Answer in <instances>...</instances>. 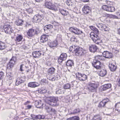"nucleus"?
Masks as SVG:
<instances>
[{"instance_id": "obj_1", "label": "nucleus", "mask_w": 120, "mask_h": 120, "mask_svg": "<svg viewBox=\"0 0 120 120\" xmlns=\"http://www.w3.org/2000/svg\"><path fill=\"white\" fill-rule=\"evenodd\" d=\"M94 31V33L91 32L90 34V37L94 42L98 44H99V43L101 41L99 37L98 36L99 32L98 29L96 28Z\"/></svg>"}, {"instance_id": "obj_2", "label": "nucleus", "mask_w": 120, "mask_h": 120, "mask_svg": "<svg viewBox=\"0 0 120 120\" xmlns=\"http://www.w3.org/2000/svg\"><path fill=\"white\" fill-rule=\"evenodd\" d=\"M69 50L70 51L72 52L75 53L76 55L78 56L83 55L85 53V51L80 49L79 47L74 45L71 46Z\"/></svg>"}, {"instance_id": "obj_3", "label": "nucleus", "mask_w": 120, "mask_h": 120, "mask_svg": "<svg viewBox=\"0 0 120 120\" xmlns=\"http://www.w3.org/2000/svg\"><path fill=\"white\" fill-rule=\"evenodd\" d=\"M58 98L54 97H50L47 98L46 102L50 105L53 106H57L59 105Z\"/></svg>"}, {"instance_id": "obj_4", "label": "nucleus", "mask_w": 120, "mask_h": 120, "mask_svg": "<svg viewBox=\"0 0 120 120\" xmlns=\"http://www.w3.org/2000/svg\"><path fill=\"white\" fill-rule=\"evenodd\" d=\"M3 29L4 32L6 34H11L14 32L12 27L9 24L4 25L3 26Z\"/></svg>"}, {"instance_id": "obj_5", "label": "nucleus", "mask_w": 120, "mask_h": 120, "mask_svg": "<svg viewBox=\"0 0 120 120\" xmlns=\"http://www.w3.org/2000/svg\"><path fill=\"white\" fill-rule=\"evenodd\" d=\"M97 26L99 29L104 31H108L110 30L109 27L107 26L105 24L100 23L96 25Z\"/></svg>"}, {"instance_id": "obj_6", "label": "nucleus", "mask_w": 120, "mask_h": 120, "mask_svg": "<svg viewBox=\"0 0 120 120\" xmlns=\"http://www.w3.org/2000/svg\"><path fill=\"white\" fill-rule=\"evenodd\" d=\"M76 78L80 81H85L87 79L86 75L85 74H82L79 72L75 74Z\"/></svg>"}, {"instance_id": "obj_7", "label": "nucleus", "mask_w": 120, "mask_h": 120, "mask_svg": "<svg viewBox=\"0 0 120 120\" xmlns=\"http://www.w3.org/2000/svg\"><path fill=\"white\" fill-rule=\"evenodd\" d=\"M69 30L77 35H79L81 34H84V33L82 31L80 30L79 29L75 27L70 28Z\"/></svg>"}, {"instance_id": "obj_8", "label": "nucleus", "mask_w": 120, "mask_h": 120, "mask_svg": "<svg viewBox=\"0 0 120 120\" xmlns=\"http://www.w3.org/2000/svg\"><path fill=\"white\" fill-rule=\"evenodd\" d=\"M92 65L97 69H100L101 68V63L98 60H94L93 61Z\"/></svg>"}, {"instance_id": "obj_9", "label": "nucleus", "mask_w": 120, "mask_h": 120, "mask_svg": "<svg viewBox=\"0 0 120 120\" xmlns=\"http://www.w3.org/2000/svg\"><path fill=\"white\" fill-rule=\"evenodd\" d=\"M44 6H45L46 8L51 10L54 11L56 10L55 8V6L52 5L50 2H46L44 4Z\"/></svg>"}, {"instance_id": "obj_10", "label": "nucleus", "mask_w": 120, "mask_h": 120, "mask_svg": "<svg viewBox=\"0 0 120 120\" xmlns=\"http://www.w3.org/2000/svg\"><path fill=\"white\" fill-rule=\"evenodd\" d=\"M104 57L108 59L112 58L113 57V55L111 52L107 51H105L103 53Z\"/></svg>"}, {"instance_id": "obj_11", "label": "nucleus", "mask_w": 120, "mask_h": 120, "mask_svg": "<svg viewBox=\"0 0 120 120\" xmlns=\"http://www.w3.org/2000/svg\"><path fill=\"white\" fill-rule=\"evenodd\" d=\"M15 57H13L11 59L10 62L7 64V68H11L13 67L16 61Z\"/></svg>"}, {"instance_id": "obj_12", "label": "nucleus", "mask_w": 120, "mask_h": 120, "mask_svg": "<svg viewBox=\"0 0 120 120\" xmlns=\"http://www.w3.org/2000/svg\"><path fill=\"white\" fill-rule=\"evenodd\" d=\"M98 87L97 85L95 83H90L88 89L92 92L95 91Z\"/></svg>"}, {"instance_id": "obj_13", "label": "nucleus", "mask_w": 120, "mask_h": 120, "mask_svg": "<svg viewBox=\"0 0 120 120\" xmlns=\"http://www.w3.org/2000/svg\"><path fill=\"white\" fill-rule=\"evenodd\" d=\"M109 101V99L107 98L103 99L99 103L98 106V107L99 108L104 107Z\"/></svg>"}, {"instance_id": "obj_14", "label": "nucleus", "mask_w": 120, "mask_h": 120, "mask_svg": "<svg viewBox=\"0 0 120 120\" xmlns=\"http://www.w3.org/2000/svg\"><path fill=\"white\" fill-rule=\"evenodd\" d=\"M90 8L87 5H85L82 9V11L84 13L88 14L90 11Z\"/></svg>"}, {"instance_id": "obj_15", "label": "nucleus", "mask_w": 120, "mask_h": 120, "mask_svg": "<svg viewBox=\"0 0 120 120\" xmlns=\"http://www.w3.org/2000/svg\"><path fill=\"white\" fill-rule=\"evenodd\" d=\"M37 32L36 31H35L34 29H30L27 32V34L28 36L30 37H32L35 34V33L37 34Z\"/></svg>"}, {"instance_id": "obj_16", "label": "nucleus", "mask_w": 120, "mask_h": 120, "mask_svg": "<svg viewBox=\"0 0 120 120\" xmlns=\"http://www.w3.org/2000/svg\"><path fill=\"white\" fill-rule=\"evenodd\" d=\"M98 73L99 76L102 77L106 75L107 71L105 69H101L98 71Z\"/></svg>"}, {"instance_id": "obj_17", "label": "nucleus", "mask_w": 120, "mask_h": 120, "mask_svg": "<svg viewBox=\"0 0 120 120\" xmlns=\"http://www.w3.org/2000/svg\"><path fill=\"white\" fill-rule=\"evenodd\" d=\"M97 49V47L95 45H91L89 46V50L92 52L94 53L96 52Z\"/></svg>"}, {"instance_id": "obj_18", "label": "nucleus", "mask_w": 120, "mask_h": 120, "mask_svg": "<svg viewBox=\"0 0 120 120\" xmlns=\"http://www.w3.org/2000/svg\"><path fill=\"white\" fill-rule=\"evenodd\" d=\"M58 44L57 41L56 40H55L53 41L48 43V45L49 47L51 48H53L56 46Z\"/></svg>"}, {"instance_id": "obj_19", "label": "nucleus", "mask_w": 120, "mask_h": 120, "mask_svg": "<svg viewBox=\"0 0 120 120\" xmlns=\"http://www.w3.org/2000/svg\"><path fill=\"white\" fill-rule=\"evenodd\" d=\"M25 80L24 79L22 78H18L16 80V84L17 85H18L24 82Z\"/></svg>"}, {"instance_id": "obj_20", "label": "nucleus", "mask_w": 120, "mask_h": 120, "mask_svg": "<svg viewBox=\"0 0 120 120\" xmlns=\"http://www.w3.org/2000/svg\"><path fill=\"white\" fill-rule=\"evenodd\" d=\"M48 39L47 35H43L41 37L40 41L41 42L44 43L47 41Z\"/></svg>"}, {"instance_id": "obj_21", "label": "nucleus", "mask_w": 120, "mask_h": 120, "mask_svg": "<svg viewBox=\"0 0 120 120\" xmlns=\"http://www.w3.org/2000/svg\"><path fill=\"white\" fill-rule=\"evenodd\" d=\"M109 67L111 71H115L117 68V67L112 63L109 64Z\"/></svg>"}, {"instance_id": "obj_22", "label": "nucleus", "mask_w": 120, "mask_h": 120, "mask_svg": "<svg viewBox=\"0 0 120 120\" xmlns=\"http://www.w3.org/2000/svg\"><path fill=\"white\" fill-rule=\"evenodd\" d=\"M23 39L22 36L21 35L18 34L15 39V41L16 42H19L21 41Z\"/></svg>"}, {"instance_id": "obj_23", "label": "nucleus", "mask_w": 120, "mask_h": 120, "mask_svg": "<svg viewBox=\"0 0 120 120\" xmlns=\"http://www.w3.org/2000/svg\"><path fill=\"white\" fill-rule=\"evenodd\" d=\"M111 85L110 84H108L104 85L103 86L102 89L103 90H105L111 87Z\"/></svg>"}, {"instance_id": "obj_24", "label": "nucleus", "mask_w": 120, "mask_h": 120, "mask_svg": "<svg viewBox=\"0 0 120 120\" xmlns=\"http://www.w3.org/2000/svg\"><path fill=\"white\" fill-rule=\"evenodd\" d=\"M115 110L120 113V102L117 103L115 105Z\"/></svg>"}, {"instance_id": "obj_25", "label": "nucleus", "mask_w": 120, "mask_h": 120, "mask_svg": "<svg viewBox=\"0 0 120 120\" xmlns=\"http://www.w3.org/2000/svg\"><path fill=\"white\" fill-rule=\"evenodd\" d=\"M73 61L72 60H68L66 63V65L68 66L71 67L73 65Z\"/></svg>"}, {"instance_id": "obj_26", "label": "nucleus", "mask_w": 120, "mask_h": 120, "mask_svg": "<svg viewBox=\"0 0 120 120\" xmlns=\"http://www.w3.org/2000/svg\"><path fill=\"white\" fill-rule=\"evenodd\" d=\"M5 44L3 42L0 41V50H2L6 48Z\"/></svg>"}, {"instance_id": "obj_27", "label": "nucleus", "mask_w": 120, "mask_h": 120, "mask_svg": "<svg viewBox=\"0 0 120 120\" xmlns=\"http://www.w3.org/2000/svg\"><path fill=\"white\" fill-rule=\"evenodd\" d=\"M53 27V26L52 25H49L46 26L44 28V29L45 31L47 30H49Z\"/></svg>"}, {"instance_id": "obj_28", "label": "nucleus", "mask_w": 120, "mask_h": 120, "mask_svg": "<svg viewBox=\"0 0 120 120\" xmlns=\"http://www.w3.org/2000/svg\"><path fill=\"white\" fill-rule=\"evenodd\" d=\"M23 21L21 19H18L15 22V24L17 26H21L22 24Z\"/></svg>"}, {"instance_id": "obj_29", "label": "nucleus", "mask_w": 120, "mask_h": 120, "mask_svg": "<svg viewBox=\"0 0 120 120\" xmlns=\"http://www.w3.org/2000/svg\"><path fill=\"white\" fill-rule=\"evenodd\" d=\"M36 83L34 82H30L28 84V86L32 87H35L37 86L36 84Z\"/></svg>"}, {"instance_id": "obj_30", "label": "nucleus", "mask_w": 120, "mask_h": 120, "mask_svg": "<svg viewBox=\"0 0 120 120\" xmlns=\"http://www.w3.org/2000/svg\"><path fill=\"white\" fill-rule=\"evenodd\" d=\"M60 57L61 59H63V60H65L66 59L67 57V55L65 53H62Z\"/></svg>"}, {"instance_id": "obj_31", "label": "nucleus", "mask_w": 120, "mask_h": 120, "mask_svg": "<svg viewBox=\"0 0 120 120\" xmlns=\"http://www.w3.org/2000/svg\"><path fill=\"white\" fill-rule=\"evenodd\" d=\"M102 117L99 115H95L93 117L94 120H101Z\"/></svg>"}, {"instance_id": "obj_32", "label": "nucleus", "mask_w": 120, "mask_h": 120, "mask_svg": "<svg viewBox=\"0 0 120 120\" xmlns=\"http://www.w3.org/2000/svg\"><path fill=\"white\" fill-rule=\"evenodd\" d=\"M55 69L53 68H51L49 69L48 72L50 74H52L54 73Z\"/></svg>"}, {"instance_id": "obj_33", "label": "nucleus", "mask_w": 120, "mask_h": 120, "mask_svg": "<svg viewBox=\"0 0 120 120\" xmlns=\"http://www.w3.org/2000/svg\"><path fill=\"white\" fill-rule=\"evenodd\" d=\"M46 92V91L44 88H41L39 89L38 90V92L40 93H45Z\"/></svg>"}, {"instance_id": "obj_34", "label": "nucleus", "mask_w": 120, "mask_h": 120, "mask_svg": "<svg viewBox=\"0 0 120 120\" xmlns=\"http://www.w3.org/2000/svg\"><path fill=\"white\" fill-rule=\"evenodd\" d=\"M95 59L96 60H104V58L103 57L101 56H95Z\"/></svg>"}, {"instance_id": "obj_35", "label": "nucleus", "mask_w": 120, "mask_h": 120, "mask_svg": "<svg viewBox=\"0 0 120 120\" xmlns=\"http://www.w3.org/2000/svg\"><path fill=\"white\" fill-rule=\"evenodd\" d=\"M114 8L113 7L109 6L107 10V11L109 12H113L114 11Z\"/></svg>"}, {"instance_id": "obj_36", "label": "nucleus", "mask_w": 120, "mask_h": 120, "mask_svg": "<svg viewBox=\"0 0 120 120\" xmlns=\"http://www.w3.org/2000/svg\"><path fill=\"white\" fill-rule=\"evenodd\" d=\"M6 75L8 77L9 79L10 80L12 79L13 75L11 72H8L6 73Z\"/></svg>"}, {"instance_id": "obj_37", "label": "nucleus", "mask_w": 120, "mask_h": 120, "mask_svg": "<svg viewBox=\"0 0 120 120\" xmlns=\"http://www.w3.org/2000/svg\"><path fill=\"white\" fill-rule=\"evenodd\" d=\"M40 82L41 84L45 85L48 83V81L45 79H43L41 80Z\"/></svg>"}, {"instance_id": "obj_38", "label": "nucleus", "mask_w": 120, "mask_h": 120, "mask_svg": "<svg viewBox=\"0 0 120 120\" xmlns=\"http://www.w3.org/2000/svg\"><path fill=\"white\" fill-rule=\"evenodd\" d=\"M79 117L76 116L72 117L67 119V120H79Z\"/></svg>"}, {"instance_id": "obj_39", "label": "nucleus", "mask_w": 120, "mask_h": 120, "mask_svg": "<svg viewBox=\"0 0 120 120\" xmlns=\"http://www.w3.org/2000/svg\"><path fill=\"white\" fill-rule=\"evenodd\" d=\"M70 88V84L67 83L64 86V88L65 89H69Z\"/></svg>"}, {"instance_id": "obj_40", "label": "nucleus", "mask_w": 120, "mask_h": 120, "mask_svg": "<svg viewBox=\"0 0 120 120\" xmlns=\"http://www.w3.org/2000/svg\"><path fill=\"white\" fill-rule=\"evenodd\" d=\"M80 109H74L73 112H71L72 114H75L78 113L80 111Z\"/></svg>"}, {"instance_id": "obj_41", "label": "nucleus", "mask_w": 120, "mask_h": 120, "mask_svg": "<svg viewBox=\"0 0 120 120\" xmlns=\"http://www.w3.org/2000/svg\"><path fill=\"white\" fill-rule=\"evenodd\" d=\"M38 21V17L37 15H35L32 21L34 22L37 23Z\"/></svg>"}, {"instance_id": "obj_42", "label": "nucleus", "mask_w": 120, "mask_h": 120, "mask_svg": "<svg viewBox=\"0 0 120 120\" xmlns=\"http://www.w3.org/2000/svg\"><path fill=\"white\" fill-rule=\"evenodd\" d=\"M64 92L61 89H59L57 90H56V94H59L62 93H64Z\"/></svg>"}, {"instance_id": "obj_43", "label": "nucleus", "mask_w": 120, "mask_h": 120, "mask_svg": "<svg viewBox=\"0 0 120 120\" xmlns=\"http://www.w3.org/2000/svg\"><path fill=\"white\" fill-rule=\"evenodd\" d=\"M65 101L67 103L69 102L71 100L70 97L69 96H66L65 98Z\"/></svg>"}, {"instance_id": "obj_44", "label": "nucleus", "mask_w": 120, "mask_h": 120, "mask_svg": "<svg viewBox=\"0 0 120 120\" xmlns=\"http://www.w3.org/2000/svg\"><path fill=\"white\" fill-rule=\"evenodd\" d=\"M51 108L49 107L47 105H46L45 106V109L47 110V112L49 113L50 112V110Z\"/></svg>"}, {"instance_id": "obj_45", "label": "nucleus", "mask_w": 120, "mask_h": 120, "mask_svg": "<svg viewBox=\"0 0 120 120\" xmlns=\"http://www.w3.org/2000/svg\"><path fill=\"white\" fill-rule=\"evenodd\" d=\"M108 6H107L106 5H103L102 7V8L103 10L107 11Z\"/></svg>"}, {"instance_id": "obj_46", "label": "nucleus", "mask_w": 120, "mask_h": 120, "mask_svg": "<svg viewBox=\"0 0 120 120\" xmlns=\"http://www.w3.org/2000/svg\"><path fill=\"white\" fill-rule=\"evenodd\" d=\"M66 3L68 6L72 5V3L70 0H67L66 1Z\"/></svg>"}, {"instance_id": "obj_47", "label": "nucleus", "mask_w": 120, "mask_h": 120, "mask_svg": "<svg viewBox=\"0 0 120 120\" xmlns=\"http://www.w3.org/2000/svg\"><path fill=\"white\" fill-rule=\"evenodd\" d=\"M45 118V117L44 115H38V119H44Z\"/></svg>"}, {"instance_id": "obj_48", "label": "nucleus", "mask_w": 120, "mask_h": 120, "mask_svg": "<svg viewBox=\"0 0 120 120\" xmlns=\"http://www.w3.org/2000/svg\"><path fill=\"white\" fill-rule=\"evenodd\" d=\"M109 17H110V18L113 19H118V18L117 16L113 15H109Z\"/></svg>"}, {"instance_id": "obj_49", "label": "nucleus", "mask_w": 120, "mask_h": 120, "mask_svg": "<svg viewBox=\"0 0 120 120\" xmlns=\"http://www.w3.org/2000/svg\"><path fill=\"white\" fill-rule=\"evenodd\" d=\"M37 52H33L32 53V55L35 58H37Z\"/></svg>"}, {"instance_id": "obj_50", "label": "nucleus", "mask_w": 120, "mask_h": 120, "mask_svg": "<svg viewBox=\"0 0 120 120\" xmlns=\"http://www.w3.org/2000/svg\"><path fill=\"white\" fill-rule=\"evenodd\" d=\"M26 12L30 14V13H32L33 10L31 9H27L26 11Z\"/></svg>"}, {"instance_id": "obj_51", "label": "nucleus", "mask_w": 120, "mask_h": 120, "mask_svg": "<svg viewBox=\"0 0 120 120\" xmlns=\"http://www.w3.org/2000/svg\"><path fill=\"white\" fill-rule=\"evenodd\" d=\"M4 75V73L2 71L0 72V80L3 79Z\"/></svg>"}, {"instance_id": "obj_52", "label": "nucleus", "mask_w": 120, "mask_h": 120, "mask_svg": "<svg viewBox=\"0 0 120 120\" xmlns=\"http://www.w3.org/2000/svg\"><path fill=\"white\" fill-rule=\"evenodd\" d=\"M51 112L53 114H55L56 112V111L54 109L52 108H51L50 110V112Z\"/></svg>"}, {"instance_id": "obj_53", "label": "nucleus", "mask_w": 120, "mask_h": 120, "mask_svg": "<svg viewBox=\"0 0 120 120\" xmlns=\"http://www.w3.org/2000/svg\"><path fill=\"white\" fill-rule=\"evenodd\" d=\"M65 10L63 9H59L60 12L62 15L65 14L64 13L65 12Z\"/></svg>"}, {"instance_id": "obj_54", "label": "nucleus", "mask_w": 120, "mask_h": 120, "mask_svg": "<svg viewBox=\"0 0 120 120\" xmlns=\"http://www.w3.org/2000/svg\"><path fill=\"white\" fill-rule=\"evenodd\" d=\"M31 116L32 118L35 119V120H37L38 115H36L33 114H32Z\"/></svg>"}, {"instance_id": "obj_55", "label": "nucleus", "mask_w": 120, "mask_h": 120, "mask_svg": "<svg viewBox=\"0 0 120 120\" xmlns=\"http://www.w3.org/2000/svg\"><path fill=\"white\" fill-rule=\"evenodd\" d=\"M112 51L114 52L115 53H118L119 52L118 50L116 49H112Z\"/></svg>"}, {"instance_id": "obj_56", "label": "nucleus", "mask_w": 120, "mask_h": 120, "mask_svg": "<svg viewBox=\"0 0 120 120\" xmlns=\"http://www.w3.org/2000/svg\"><path fill=\"white\" fill-rule=\"evenodd\" d=\"M63 60H63V59H61L60 57L58 59V62L59 63H61Z\"/></svg>"}, {"instance_id": "obj_57", "label": "nucleus", "mask_w": 120, "mask_h": 120, "mask_svg": "<svg viewBox=\"0 0 120 120\" xmlns=\"http://www.w3.org/2000/svg\"><path fill=\"white\" fill-rule=\"evenodd\" d=\"M90 28L93 31L96 28L95 27L92 26H90Z\"/></svg>"}, {"instance_id": "obj_58", "label": "nucleus", "mask_w": 120, "mask_h": 120, "mask_svg": "<svg viewBox=\"0 0 120 120\" xmlns=\"http://www.w3.org/2000/svg\"><path fill=\"white\" fill-rule=\"evenodd\" d=\"M23 65V64H22L20 66V70L21 71H23V69L22 68Z\"/></svg>"}, {"instance_id": "obj_59", "label": "nucleus", "mask_w": 120, "mask_h": 120, "mask_svg": "<svg viewBox=\"0 0 120 120\" xmlns=\"http://www.w3.org/2000/svg\"><path fill=\"white\" fill-rule=\"evenodd\" d=\"M64 13L65 14L63 15L64 16H66L68 14V11H66L65 10V12Z\"/></svg>"}, {"instance_id": "obj_60", "label": "nucleus", "mask_w": 120, "mask_h": 120, "mask_svg": "<svg viewBox=\"0 0 120 120\" xmlns=\"http://www.w3.org/2000/svg\"><path fill=\"white\" fill-rule=\"evenodd\" d=\"M116 14L118 16L120 17V11L116 12Z\"/></svg>"}, {"instance_id": "obj_61", "label": "nucleus", "mask_w": 120, "mask_h": 120, "mask_svg": "<svg viewBox=\"0 0 120 120\" xmlns=\"http://www.w3.org/2000/svg\"><path fill=\"white\" fill-rule=\"evenodd\" d=\"M27 107L28 109H30L31 108L32 105H29L27 106Z\"/></svg>"}, {"instance_id": "obj_62", "label": "nucleus", "mask_w": 120, "mask_h": 120, "mask_svg": "<svg viewBox=\"0 0 120 120\" xmlns=\"http://www.w3.org/2000/svg\"><path fill=\"white\" fill-rule=\"evenodd\" d=\"M30 103V101H27L26 102L24 103V105H26L28 104H29Z\"/></svg>"}, {"instance_id": "obj_63", "label": "nucleus", "mask_w": 120, "mask_h": 120, "mask_svg": "<svg viewBox=\"0 0 120 120\" xmlns=\"http://www.w3.org/2000/svg\"><path fill=\"white\" fill-rule=\"evenodd\" d=\"M117 85L119 86H120V79H119L117 83Z\"/></svg>"}, {"instance_id": "obj_64", "label": "nucleus", "mask_w": 120, "mask_h": 120, "mask_svg": "<svg viewBox=\"0 0 120 120\" xmlns=\"http://www.w3.org/2000/svg\"><path fill=\"white\" fill-rule=\"evenodd\" d=\"M24 120H35L32 119L31 118H26Z\"/></svg>"}]
</instances>
